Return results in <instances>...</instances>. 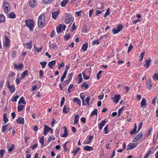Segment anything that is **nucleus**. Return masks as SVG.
Returning a JSON list of instances; mask_svg holds the SVG:
<instances>
[{"label": "nucleus", "instance_id": "1", "mask_svg": "<svg viewBox=\"0 0 158 158\" xmlns=\"http://www.w3.org/2000/svg\"><path fill=\"white\" fill-rule=\"evenodd\" d=\"M45 22V17L43 15H41L39 17L38 20V25L39 27L42 28L44 25Z\"/></svg>", "mask_w": 158, "mask_h": 158}, {"label": "nucleus", "instance_id": "2", "mask_svg": "<svg viewBox=\"0 0 158 158\" xmlns=\"http://www.w3.org/2000/svg\"><path fill=\"white\" fill-rule=\"evenodd\" d=\"M26 25L30 29L31 31H33V28L34 27V22L31 19L27 20L25 21Z\"/></svg>", "mask_w": 158, "mask_h": 158}, {"label": "nucleus", "instance_id": "3", "mask_svg": "<svg viewBox=\"0 0 158 158\" xmlns=\"http://www.w3.org/2000/svg\"><path fill=\"white\" fill-rule=\"evenodd\" d=\"M10 6L8 2L5 1L3 3V9L4 11L6 13H7L10 10Z\"/></svg>", "mask_w": 158, "mask_h": 158}, {"label": "nucleus", "instance_id": "4", "mask_svg": "<svg viewBox=\"0 0 158 158\" xmlns=\"http://www.w3.org/2000/svg\"><path fill=\"white\" fill-rule=\"evenodd\" d=\"M137 144L136 143H130L127 146V150H131L135 148L137 146Z\"/></svg>", "mask_w": 158, "mask_h": 158}, {"label": "nucleus", "instance_id": "5", "mask_svg": "<svg viewBox=\"0 0 158 158\" xmlns=\"http://www.w3.org/2000/svg\"><path fill=\"white\" fill-rule=\"evenodd\" d=\"M71 16L69 14H67L65 19V22L67 24L70 23L72 21Z\"/></svg>", "mask_w": 158, "mask_h": 158}, {"label": "nucleus", "instance_id": "6", "mask_svg": "<svg viewBox=\"0 0 158 158\" xmlns=\"http://www.w3.org/2000/svg\"><path fill=\"white\" fill-rule=\"evenodd\" d=\"M5 41L4 42V46H5L6 47H10V44H9L10 40L8 38L7 36H6L5 37Z\"/></svg>", "mask_w": 158, "mask_h": 158}, {"label": "nucleus", "instance_id": "7", "mask_svg": "<svg viewBox=\"0 0 158 158\" xmlns=\"http://www.w3.org/2000/svg\"><path fill=\"white\" fill-rule=\"evenodd\" d=\"M114 102L117 103L118 102V94H116L114 97L111 98Z\"/></svg>", "mask_w": 158, "mask_h": 158}, {"label": "nucleus", "instance_id": "8", "mask_svg": "<svg viewBox=\"0 0 158 158\" xmlns=\"http://www.w3.org/2000/svg\"><path fill=\"white\" fill-rule=\"evenodd\" d=\"M32 41L31 40L29 42L25 44L26 48L28 49H31L32 47Z\"/></svg>", "mask_w": 158, "mask_h": 158}, {"label": "nucleus", "instance_id": "9", "mask_svg": "<svg viewBox=\"0 0 158 158\" xmlns=\"http://www.w3.org/2000/svg\"><path fill=\"white\" fill-rule=\"evenodd\" d=\"M28 71L27 70H24L23 72L21 74V77L20 78L21 79H23L25 78V76L28 75Z\"/></svg>", "mask_w": 158, "mask_h": 158}, {"label": "nucleus", "instance_id": "10", "mask_svg": "<svg viewBox=\"0 0 158 158\" xmlns=\"http://www.w3.org/2000/svg\"><path fill=\"white\" fill-rule=\"evenodd\" d=\"M106 123V121L105 119L102 121L101 123L98 126V127L100 130H101L102 129L103 127L105 126Z\"/></svg>", "mask_w": 158, "mask_h": 158}, {"label": "nucleus", "instance_id": "11", "mask_svg": "<svg viewBox=\"0 0 158 158\" xmlns=\"http://www.w3.org/2000/svg\"><path fill=\"white\" fill-rule=\"evenodd\" d=\"M29 4L30 7H34L35 5V0H30Z\"/></svg>", "mask_w": 158, "mask_h": 158}, {"label": "nucleus", "instance_id": "12", "mask_svg": "<svg viewBox=\"0 0 158 158\" xmlns=\"http://www.w3.org/2000/svg\"><path fill=\"white\" fill-rule=\"evenodd\" d=\"M23 67V64L22 63L19 64H15V69H19L21 70Z\"/></svg>", "mask_w": 158, "mask_h": 158}, {"label": "nucleus", "instance_id": "13", "mask_svg": "<svg viewBox=\"0 0 158 158\" xmlns=\"http://www.w3.org/2000/svg\"><path fill=\"white\" fill-rule=\"evenodd\" d=\"M151 61V59H149L148 60H146V64H144V66L146 67L147 68H148L150 66V64Z\"/></svg>", "mask_w": 158, "mask_h": 158}, {"label": "nucleus", "instance_id": "14", "mask_svg": "<svg viewBox=\"0 0 158 158\" xmlns=\"http://www.w3.org/2000/svg\"><path fill=\"white\" fill-rule=\"evenodd\" d=\"M7 15L8 17L12 19L15 18L16 17V15L14 12H11L8 14Z\"/></svg>", "mask_w": 158, "mask_h": 158}, {"label": "nucleus", "instance_id": "15", "mask_svg": "<svg viewBox=\"0 0 158 158\" xmlns=\"http://www.w3.org/2000/svg\"><path fill=\"white\" fill-rule=\"evenodd\" d=\"M16 122L19 124H23L24 123V119L22 118H19L17 119Z\"/></svg>", "mask_w": 158, "mask_h": 158}, {"label": "nucleus", "instance_id": "16", "mask_svg": "<svg viewBox=\"0 0 158 158\" xmlns=\"http://www.w3.org/2000/svg\"><path fill=\"white\" fill-rule=\"evenodd\" d=\"M64 134H63L62 135V137H66L67 136V135H68V131L67 130V128L65 126H64Z\"/></svg>", "mask_w": 158, "mask_h": 158}, {"label": "nucleus", "instance_id": "17", "mask_svg": "<svg viewBox=\"0 0 158 158\" xmlns=\"http://www.w3.org/2000/svg\"><path fill=\"white\" fill-rule=\"evenodd\" d=\"M52 17L54 19H56L57 16L59 14V11H55L52 13Z\"/></svg>", "mask_w": 158, "mask_h": 158}, {"label": "nucleus", "instance_id": "18", "mask_svg": "<svg viewBox=\"0 0 158 158\" xmlns=\"http://www.w3.org/2000/svg\"><path fill=\"white\" fill-rule=\"evenodd\" d=\"M56 61L55 60H52L48 63V65L49 66L50 68L52 69V66L56 64Z\"/></svg>", "mask_w": 158, "mask_h": 158}, {"label": "nucleus", "instance_id": "19", "mask_svg": "<svg viewBox=\"0 0 158 158\" xmlns=\"http://www.w3.org/2000/svg\"><path fill=\"white\" fill-rule=\"evenodd\" d=\"M84 150L86 151H92L93 148L92 147H90L88 145L85 146L84 148Z\"/></svg>", "mask_w": 158, "mask_h": 158}, {"label": "nucleus", "instance_id": "20", "mask_svg": "<svg viewBox=\"0 0 158 158\" xmlns=\"http://www.w3.org/2000/svg\"><path fill=\"white\" fill-rule=\"evenodd\" d=\"M69 0H63L61 3V5L62 7H64L69 2Z\"/></svg>", "mask_w": 158, "mask_h": 158}, {"label": "nucleus", "instance_id": "21", "mask_svg": "<svg viewBox=\"0 0 158 158\" xmlns=\"http://www.w3.org/2000/svg\"><path fill=\"white\" fill-rule=\"evenodd\" d=\"M10 92L11 93H13L14 92L15 90V87L14 85H11L8 88Z\"/></svg>", "mask_w": 158, "mask_h": 158}, {"label": "nucleus", "instance_id": "22", "mask_svg": "<svg viewBox=\"0 0 158 158\" xmlns=\"http://www.w3.org/2000/svg\"><path fill=\"white\" fill-rule=\"evenodd\" d=\"M146 102L145 99L143 98L141 103V106L144 107L145 106H146Z\"/></svg>", "mask_w": 158, "mask_h": 158}, {"label": "nucleus", "instance_id": "23", "mask_svg": "<svg viewBox=\"0 0 158 158\" xmlns=\"http://www.w3.org/2000/svg\"><path fill=\"white\" fill-rule=\"evenodd\" d=\"M88 84L86 82H84L81 85L82 88L83 89H86L88 88Z\"/></svg>", "mask_w": 158, "mask_h": 158}, {"label": "nucleus", "instance_id": "24", "mask_svg": "<svg viewBox=\"0 0 158 158\" xmlns=\"http://www.w3.org/2000/svg\"><path fill=\"white\" fill-rule=\"evenodd\" d=\"M88 46V45L87 43H86L83 45L81 49L84 51H85L87 50Z\"/></svg>", "mask_w": 158, "mask_h": 158}, {"label": "nucleus", "instance_id": "25", "mask_svg": "<svg viewBox=\"0 0 158 158\" xmlns=\"http://www.w3.org/2000/svg\"><path fill=\"white\" fill-rule=\"evenodd\" d=\"M8 124L3 125L2 127V131L3 132H5L7 130V127Z\"/></svg>", "mask_w": 158, "mask_h": 158}, {"label": "nucleus", "instance_id": "26", "mask_svg": "<svg viewBox=\"0 0 158 158\" xmlns=\"http://www.w3.org/2000/svg\"><path fill=\"white\" fill-rule=\"evenodd\" d=\"M21 103L24 104H26V102H25L24 98L23 97H21L20 98L18 104H19Z\"/></svg>", "mask_w": 158, "mask_h": 158}, {"label": "nucleus", "instance_id": "27", "mask_svg": "<svg viewBox=\"0 0 158 158\" xmlns=\"http://www.w3.org/2000/svg\"><path fill=\"white\" fill-rule=\"evenodd\" d=\"M73 101L77 102V104L79 105L81 104V100L77 98H73Z\"/></svg>", "mask_w": 158, "mask_h": 158}, {"label": "nucleus", "instance_id": "28", "mask_svg": "<svg viewBox=\"0 0 158 158\" xmlns=\"http://www.w3.org/2000/svg\"><path fill=\"white\" fill-rule=\"evenodd\" d=\"M24 107V105H20L18 106L17 110L19 112L20 111L23 110V108Z\"/></svg>", "mask_w": 158, "mask_h": 158}, {"label": "nucleus", "instance_id": "29", "mask_svg": "<svg viewBox=\"0 0 158 158\" xmlns=\"http://www.w3.org/2000/svg\"><path fill=\"white\" fill-rule=\"evenodd\" d=\"M90 100V98L89 97H87L85 99V101H84V105H86L88 104L89 105V102Z\"/></svg>", "mask_w": 158, "mask_h": 158}, {"label": "nucleus", "instance_id": "30", "mask_svg": "<svg viewBox=\"0 0 158 158\" xmlns=\"http://www.w3.org/2000/svg\"><path fill=\"white\" fill-rule=\"evenodd\" d=\"M5 20V18L4 15L1 14L0 15V23L4 22Z\"/></svg>", "mask_w": 158, "mask_h": 158}, {"label": "nucleus", "instance_id": "31", "mask_svg": "<svg viewBox=\"0 0 158 158\" xmlns=\"http://www.w3.org/2000/svg\"><path fill=\"white\" fill-rule=\"evenodd\" d=\"M3 121L4 122V124L6 123H7L8 121V119L6 117V114H3Z\"/></svg>", "mask_w": 158, "mask_h": 158}, {"label": "nucleus", "instance_id": "32", "mask_svg": "<svg viewBox=\"0 0 158 158\" xmlns=\"http://www.w3.org/2000/svg\"><path fill=\"white\" fill-rule=\"evenodd\" d=\"M112 31L114 34L117 33L118 32V25L117 26V29L115 28L113 29Z\"/></svg>", "mask_w": 158, "mask_h": 158}, {"label": "nucleus", "instance_id": "33", "mask_svg": "<svg viewBox=\"0 0 158 158\" xmlns=\"http://www.w3.org/2000/svg\"><path fill=\"white\" fill-rule=\"evenodd\" d=\"M44 128L47 131L50 130L51 131H52V133L53 129H52L50 127H48L46 125H44Z\"/></svg>", "mask_w": 158, "mask_h": 158}, {"label": "nucleus", "instance_id": "34", "mask_svg": "<svg viewBox=\"0 0 158 158\" xmlns=\"http://www.w3.org/2000/svg\"><path fill=\"white\" fill-rule=\"evenodd\" d=\"M34 48L35 49V50L37 52H40L43 48L42 47L39 48H37V47L35 46H34Z\"/></svg>", "mask_w": 158, "mask_h": 158}, {"label": "nucleus", "instance_id": "35", "mask_svg": "<svg viewBox=\"0 0 158 158\" xmlns=\"http://www.w3.org/2000/svg\"><path fill=\"white\" fill-rule=\"evenodd\" d=\"M152 78L155 80L158 81V74L155 73L153 76Z\"/></svg>", "mask_w": 158, "mask_h": 158}, {"label": "nucleus", "instance_id": "36", "mask_svg": "<svg viewBox=\"0 0 158 158\" xmlns=\"http://www.w3.org/2000/svg\"><path fill=\"white\" fill-rule=\"evenodd\" d=\"M97 109H94L93 111H92L91 114H90V116H92L95 114H97Z\"/></svg>", "mask_w": 158, "mask_h": 158}, {"label": "nucleus", "instance_id": "37", "mask_svg": "<svg viewBox=\"0 0 158 158\" xmlns=\"http://www.w3.org/2000/svg\"><path fill=\"white\" fill-rule=\"evenodd\" d=\"M80 149V148H77L76 149L74 150L73 151H72L71 152V153H73L74 155L75 156L76 154H77Z\"/></svg>", "mask_w": 158, "mask_h": 158}, {"label": "nucleus", "instance_id": "38", "mask_svg": "<svg viewBox=\"0 0 158 158\" xmlns=\"http://www.w3.org/2000/svg\"><path fill=\"white\" fill-rule=\"evenodd\" d=\"M69 111V109L66 107V105H64L63 109V112L64 113H67Z\"/></svg>", "mask_w": 158, "mask_h": 158}, {"label": "nucleus", "instance_id": "39", "mask_svg": "<svg viewBox=\"0 0 158 158\" xmlns=\"http://www.w3.org/2000/svg\"><path fill=\"white\" fill-rule=\"evenodd\" d=\"M15 145L14 144H12L11 147H10L8 150V152H10L13 149L15 148Z\"/></svg>", "mask_w": 158, "mask_h": 158}, {"label": "nucleus", "instance_id": "40", "mask_svg": "<svg viewBox=\"0 0 158 158\" xmlns=\"http://www.w3.org/2000/svg\"><path fill=\"white\" fill-rule=\"evenodd\" d=\"M47 62L45 61L41 62H40V64L41 65L42 67L43 68H45V66L47 64Z\"/></svg>", "mask_w": 158, "mask_h": 158}, {"label": "nucleus", "instance_id": "41", "mask_svg": "<svg viewBox=\"0 0 158 158\" xmlns=\"http://www.w3.org/2000/svg\"><path fill=\"white\" fill-rule=\"evenodd\" d=\"M19 98V96L18 95L13 96L12 98V101L13 102H16L17 98Z\"/></svg>", "mask_w": 158, "mask_h": 158}, {"label": "nucleus", "instance_id": "42", "mask_svg": "<svg viewBox=\"0 0 158 158\" xmlns=\"http://www.w3.org/2000/svg\"><path fill=\"white\" fill-rule=\"evenodd\" d=\"M54 0H44L43 2L44 3L47 4L50 3L52 2Z\"/></svg>", "mask_w": 158, "mask_h": 158}, {"label": "nucleus", "instance_id": "43", "mask_svg": "<svg viewBox=\"0 0 158 158\" xmlns=\"http://www.w3.org/2000/svg\"><path fill=\"white\" fill-rule=\"evenodd\" d=\"M82 75L83 77V78L85 80H88L89 79V76H86L85 75V73L83 72L82 73Z\"/></svg>", "mask_w": 158, "mask_h": 158}, {"label": "nucleus", "instance_id": "44", "mask_svg": "<svg viewBox=\"0 0 158 158\" xmlns=\"http://www.w3.org/2000/svg\"><path fill=\"white\" fill-rule=\"evenodd\" d=\"M102 70L99 71L98 73L97 74V78L98 80H99L100 78L99 75L101 74L102 73Z\"/></svg>", "mask_w": 158, "mask_h": 158}, {"label": "nucleus", "instance_id": "45", "mask_svg": "<svg viewBox=\"0 0 158 158\" xmlns=\"http://www.w3.org/2000/svg\"><path fill=\"white\" fill-rule=\"evenodd\" d=\"M143 137L142 134H138L136 137L139 139V140L142 139Z\"/></svg>", "mask_w": 158, "mask_h": 158}, {"label": "nucleus", "instance_id": "46", "mask_svg": "<svg viewBox=\"0 0 158 158\" xmlns=\"http://www.w3.org/2000/svg\"><path fill=\"white\" fill-rule=\"evenodd\" d=\"M44 136H43L40 139V142L41 143V145L43 146L44 144Z\"/></svg>", "mask_w": 158, "mask_h": 158}, {"label": "nucleus", "instance_id": "47", "mask_svg": "<svg viewBox=\"0 0 158 158\" xmlns=\"http://www.w3.org/2000/svg\"><path fill=\"white\" fill-rule=\"evenodd\" d=\"M63 30H62L61 28L60 27L56 28V32L59 34L60 33H61Z\"/></svg>", "mask_w": 158, "mask_h": 158}, {"label": "nucleus", "instance_id": "48", "mask_svg": "<svg viewBox=\"0 0 158 158\" xmlns=\"http://www.w3.org/2000/svg\"><path fill=\"white\" fill-rule=\"evenodd\" d=\"M55 139V138L53 136H50L48 138V142L49 143L52 140H54Z\"/></svg>", "mask_w": 158, "mask_h": 158}, {"label": "nucleus", "instance_id": "49", "mask_svg": "<svg viewBox=\"0 0 158 158\" xmlns=\"http://www.w3.org/2000/svg\"><path fill=\"white\" fill-rule=\"evenodd\" d=\"M110 14V9L108 8L107 10L106 11L105 13L104 17H106L107 16L109 15Z\"/></svg>", "mask_w": 158, "mask_h": 158}, {"label": "nucleus", "instance_id": "50", "mask_svg": "<svg viewBox=\"0 0 158 158\" xmlns=\"http://www.w3.org/2000/svg\"><path fill=\"white\" fill-rule=\"evenodd\" d=\"M93 136H92L91 135H89L88 137L89 141L87 142V144H89L90 142L92 140Z\"/></svg>", "mask_w": 158, "mask_h": 158}, {"label": "nucleus", "instance_id": "51", "mask_svg": "<svg viewBox=\"0 0 158 158\" xmlns=\"http://www.w3.org/2000/svg\"><path fill=\"white\" fill-rule=\"evenodd\" d=\"M4 152L5 150H0V156H1V158H2L3 156Z\"/></svg>", "mask_w": 158, "mask_h": 158}, {"label": "nucleus", "instance_id": "52", "mask_svg": "<svg viewBox=\"0 0 158 158\" xmlns=\"http://www.w3.org/2000/svg\"><path fill=\"white\" fill-rule=\"evenodd\" d=\"M138 132H137V131L136 132V130L134 129L132 131H131L130 134L131 135H133L135 133H136Z\"/></svg>", "mask_w": 158, "mask_h": 158}, {"label": "nucleus", "instance_id": "53", "mask_svg": "<svg viewBox=\"0 0 158 158\" xmlns=\"http://www.w3.org/2000/svg\"><path fill=\"white\" fill-rule=\"evenodd\" d=\"M133 48V46L131 45H130L128 48V52L129 53V52H130L131 50Z\"/></svg>", "mask_w": 158, "mask_h": 158}, {"label": "nucleus", "instance_id": "54", "mask_svg": "<svg viewBox=\"0 0 158 158\" xmlns=\"http://www.w3.org/2000/svg\"><path fill=\"white\" fill-rule=\"evenodd\" d=\"M64 97H63L62 98L61 102H60V106H63V104L64 103Z\"/></svg>", "mask_w": 158, "mask_h": 158}, {"label": "nucleus", "instance_id": "55", "mask_svg": "<svg viewBox=\"0 0 158 158\" xmlns=\"http://www.w3.org/2000/svg\"><path fill=\"white\" fill-rule=\"evenodd\" d=\"M87 28L86 26H84V27L82 30V31L83 32H87Z\"/></svg>", "mask_w": 158, "mask_h": 158}, {"label": "nucleus", "instance_id": "56", "mask_svg": "<svg viewBox=\"0 0 158 158\" xmlns=\"http://www.w3.org/2000/svg\"><path fill=\"white\" fill-rule=\"evenodd\" d=\"M70 38V36L69 34L68 35H65L64 36V39L66 40H68Z\"/></svg>", "mask_w": 158, "mask_h": 158}, {"label": "nucleus", "instance_id": "57", "mask_svg": "<svg viewBox=\"0 0 158 158\" xmlns=\"http://www.w3.org/2000/svg\"><path fill=\"white\" fill-rule=\"evenodd\" d=\"M100 42L99 41V40H94L93 41V44H99Z\"/></svg>", "mask_w": 158, "mask_h": 158}, {"label": "nucleus", "instance_id": "58", "mask_svg": "<svg viewBox=\"0 0 158 158\" xmlns=\"http://www.w3.org/2000/svg\"><path fill=\"white\" fill-rule=\"evenodd\" d=\"M147 84V88H148V89H150L152 87V84H148L147 82L146 83Z\"/></svg>", "mask_w": 158, "mask_h": 158}, {"label": "nucleus", "instance_id": "59", "mask_svg": "<svg viewBox=\"0 0 158 158\" xmlns=\"http://www.w3.org/2000/svg\"><path fill=\"white\" fill-rule=\"evenodd\" d=\"M142 124H143V122H141L140 123L139 125V126L138 129V130L137 131V132H139V131L141 129L142 127Z\"/></svg>", "mask_w": 158, "mask_h": 158}, {"label": "nucleus", "instance_id": "60", "mask_svg": "<svg viewBox=\"0 0 158 158\" xmlns=\"http://www.w3.org/2000/svg\"><path fill=\"white\" fill-rule=\"evenodd\" d=\"M63 146L64 148V152H66L67 150V148L66 147V143H64L63 144Z\"/></svg>", "mask_w": 158, "mask_h": 158}, {"label": "nucleus", "instance_id": "61", "mask_svg": "<svg viewBox=\"0 0 158 158\" xmlns=\"http://www.w3.org/2000/svg\"><path fill=\"white\" fill-rule=\"evenodd\" d=\"M73 76V74L72 73H71L69 74V76H68V79L69 80H71L72 79V77Z\"/></svg>", "mask_w": 158, "mask_h": 158}, {"label": "nucleus", "instance_id": "62", "mask_svg": "<svg viewBox=\"0 0 158 158\" xmlns=\"http://www.w3.org/2000/svg\"><path fill=\"white\" fill-rule=\"evenodd\" d=\"M108 125H106V127L104 128V130L105 131V133L106 134H107L108 131H107V129H108Z\"/></svg>", "mask_w": 158, "mask_h": 158}, {"label": "nucleus", "instance_id": "63", "mask_svg": "<svg viewBox=\"0 0 158 158\" xmlns=\"http://www.w3.org/2000/svg\"><path fill=\"white\" fill-rule=\"evenodd\" d=\"M15 73L13 72H11L9 74L8 76L10 77H12L14 76H15Z\"/></svg>", "mask_w": 158, "mask_h": 158}, {"label": "nucleus", "instance_id": "64", "mask_svg": "<svg viewBox=\"0 0 158 158\" xmlns=\"http://www.w3.org/2000/svg\"><path fill=\"white\" fill-rule=\"evenodd\" d=\"M55 31H52L51 32V34H50V36L52 38L53 37H54V36H55Z\"/></svg>", "mask_w": 158, "mask_h": 158}]
</instances>
